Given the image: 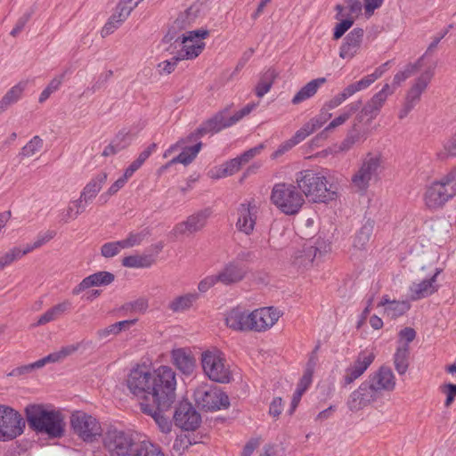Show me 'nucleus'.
Listing matches in <instances>:
<instances>
[{"instance_id":"23","label":"nucleus","mask_w":456,"mask_h":456,"mask_svg":"<svg viewBox=\"0 0 456 456\" xmlns=\"http://www.w3.org/2000/svg\"><path fill=\"white\" fill-rule=\"evenodd\" d=\"M280 318V312L273 307H263L251 312L250 331L262 332L273 327Z\"/></svg>"},{"instance_id":"20","label":"nucleus","mask_w":456,"mask_h":456,"mask_svg":"<svg viewBox=\"0 0 456 456\" xmlns=\"http://www.w3.org/2000/svg\"><path fill=\"white\" fill-rule=\"evenodd\" d=\"M375 394L380 397L383 391L390 392L395 387V377L389 367L382 366L366 379Z\"/></svg>"},{"instance_id":"40","label":"nucleus","mask_w":456,"mask_h":456,"mask_svg":"<svg viewBox=\"0 0 456 456\" xmlns=\"http://www.w3.org/2000/svg\"><path fill=\"white\" fill-rule=\"evenodd\" d=\"M129 144L130 139L128 132L120 131L111 141V142L104 148L102 156L110 157L116 155L117 153L127 148Z\"/></svg>"},{"instance_id":"5","label":"nucleus","mask_w":456,"mask_h":456,"mask_svg":"<svg viewBox=\"0 0 456 456\" xmlns=\"http://www.w3.org/2000/svg\"><path fill=\"white\" fill-rule=\"evenodd\" d=\"M456 195V168L440 180L432 183L425 192V203L429 208L443 207Z\"/></svg>"},{"instance_id":"46","label":"nucleus","mask_w":456,"mask_h":456,"mask_svg":"<svg viewBox=\"0 0 456 456\" xmlns=\"http://www.w3.org/2000/svg\"><path fill=\"white\" fill-rule=\"evenodd\" d=\"M277 75V72L273 69H268L261 75L255 88V93L257 97L261 98L270 91Z\"/></svg>"},{"instance_id":"26","label":"nucleus","mask_w":456,"mask_h":456,"mask_svg":"<svg viewBox=\"0 0 456 456\" xmlns=\"http://www.w3.org/2000/svg\"><path fill=\"white\" fill-rule=\"evenodd\" d=\"M210 216L208 209L199 211L190 216L186 221L179 223L174 228L175 234L193 233L201 230Z\"/></svg>"},{"instance_id":"63","label":"nucleus","mask_w":456,"mask_h":456,"mask_svg":"<svg viewBox=\"0 0 456 456\" xmlns=\"http://www.w3.org/2000/svg\"><path fill=\"white\" fill-rule=\"evenodd\" d=\"M55 234H56V232L52 230H48L45 232L39 233L37 235L36 240L33 242L34 247H36L37 248L42 247L43 245L47 243L49 240H51L55 236Z\"/></svg>"},{"instance_id":"12","label":"nucleus","mask_w":456,"mask_h":456,"mask_svg":"<svg viewBox=\"0 0 456 456\" xmlns=\"http://www.w3.org/2000/svg\"><path fill=\"white\" fill-rule=\"evenodd\" d=\"M433 77V69H428L413 80L405 94L403 105L399 111L398 118L400 119L404 118L419 102L422 94L428 88Z\"/></svg>"},{"instance_id":"48","label":"nucleus","mask_w":456,"mask_h":456,"mask_svg":"<svg viewBox=\"0 0 456 456\" xmlns=\"http://www.w3.org/2000/svg\"><path fill=\"white\" fill-rule=\"evenodd\" d=\"M197 298L198 295L196 293H188L175 297L169 303L168 307L173 312H183L189 309Z\"/></svg>"},{"instance_id":"57","label":"nucleus","mask_w":456,"mask_h":456,"mask_svg":"<svg viewBox=\"0 0 456 456\" xmlns=\"http://www.w3.org/2000/svg\"><path fill=\"white\" fill-rule=\"evenodd\" d=\"M20 258H21L20 254V248L14 247L4 253L2 256H0V265H2L4 268L5 266L11 265L12 262Z\"/></svg>"},{"instance_id":"2","label":"nucleus","mask_w":456,"mask_h":456,"mask_svg":"<svg viewBox=\"0 0 456 456\" xmlns=\"http://www.w3.org/2000/svg\"><path fill=\"white\" fill-rule=\"evenodd\" d=\"M26 418L29 427L49 437H61L64 434L65 422L62 414L47 410L43 405L31 404L26 407Z\"/></svg>"},{"instance_id":"47","label":"nucleus","mask_w":456,"mask_h":456,"mask_svg":"<svg viewBox=\"0 0 456 456\" xmlns=\"http://www.w3.org/2000/svg\"><path fill=\"white\" fill-rule=\"evenodd\" d=\"M86 204L78 198L69 203L68 207L60 214L61 221L69 223L76 219L86 208Z\"/></svg>"},{"instance_id":"19","label":"nucleus","mask_w":456,"mask_h":456,"mask_svg":"<svg viewBox=\"0 0 456 456\" xmlns=\"http://www.w3.org/2000/svg\"><path fill=\"white\" fill-rule=\"evenodd\" d=\"M175 423L184 430H195L201 422L200 413L188 402L180 403L174 413Z\"/></svg>"},{"instance_id":"42","label":"nucleus","mask_w":456,"mask_h":456,"mask_svg":"<svg viewBox=\"0 0 456 456\" xmlns=\"http://www.w3.org/2000/svg\"><path fill=\"white\" fill-rule=\"evenodd\" d=\"M410 346L407 344L398 345L394 354V364L396 371L403 375L409 367Z\"/></svg>"},{"instance_id":"18","label":"nucleus","mask_w":456,"mask_h":456,"mask_svg":"<svg viewBox=\"0 0 456 456\" xmlns=\"http://www.w3.org/2000/svg\"><path fill=\"white\" fill-rule=\"evenodd\" d=\"M379 398L370 387V383L365 380L350 394L346 405L351 411L356 412L376 402Z\"/></svg>"},{"instance_id":"50","label":"nucleus","mask_w":456,"mask_h":456,"mask_svg":"<svg viewBox=\"0 0 456 456\" xmlns=\"http://www.w3.org/2000/svg\"><path fill=\"white\" fill-rule=\"evenodd\" d=\"M132 456H165L161 449L148 441L138 442Z\"/></svg>"},{"instance_id":"60","label":"nucleus","mask_w":456,"mask_h":456,"mask_svg":"<svg viewBox=\"0 0 456 456\" xmlns=\"http://www.w3.org/2000/svg\"><path fill=\"white\" fill-rule=\"evenodd\" d=\"M148 307V302L146 299L139 298L134 302L126 304L125 308L134 313H144Z\"/></svg>"},{"instance_id":"3","label":"nucleus","mask_w":456,"mask_h":456,"mask_svg":"<svg viewBox=\"0 0 456 456\" xmlns=\"http://www.w3.org/2000/svg\"><path fill=\"white\" fill-rule=\"evenodd\" d=\"M296 183L300 192L314 202L332 200L335 192L327 187L326 177L314 170H303L296 175Z\"/></svg>"},{"instance_id":"22","label":"nucleus","mask_w":456,"mask_h":456,"mask_svg":"<svg viewBox=\"0 0 456 456\" xmlns=\"http://www.w3.org/2000/svg\"><path fill=\"white\" fill-rule=\"evenodd\" d=\"M440 273V269H436V272L432 275L413 281L409 287V297L411 300H419L428 297L437 291L439 288L437 276Z\"/></svg>"},{"instance_id":"17","label":"nucleus","mask_w":456,"mask_h":456,"mask_svg":"<svg viewBox=\"0 0 456 456\" xmlns=\"http://www.w3.org/2000/svg\"><path fill=\"white\" fill-rule=\"evenodd\" d=\"M375 359L372 349L361 351L354 362L345 370L342 384L346 387L359 379L370 367Z\"/></svg>"},{"instance_id":"30","label":"nucleus","mask_w":456,"mask_h":456,"mask_svg":"<svg viewBox=\"0 0 456 456\" xmlns=\"http://www.w3.org/2000/svg\"><path fill=\"white\" fill-rule=\"evenodd\" d=\"M173 364L184 375H191L195 368V359L189 349L176 348L171 351Z\"/></svg>"},{"instance_id":"14","label":"nucleus","mask_w":456,"mask_h":456,"mask_svg":"<svg viewBox=\"0 0 456 456\" xmlns=\"http://www.w3.org/2000/svg\"><path fill=\"white\" fill-rule=\"evenodd\" d=\"M74 433L85 442H93L101 436L102 428L99 421L84 411H75L70 417Z\"/></svg>"},{"instance_id":"55","label":"nucleus","mask_w":456,"mask_h":456,"mask_svg":"<svg viewBox=\"0 0 456 456\" xmlns=\"http://www.w3.org/2000/svg\"><path fill=\"white\" fill-rule=\"evenodd\" d=\"M265 148V143H260L257 146L244 151L242 154L238 156V158L242 163V165H245L248 163L252 159L258 156L264 151Z\"/></svg>"},{"instance_id":"39","label":"nucleus","mask_w":456,"mask_h":456,"mask_svg":"<svg viewBox=\"0 0 456 456\" xmlns=\"http://www.w3.org/2000/svg\"><path fill=\"white\" fill-rule=\"evenodd\" d=\"M318 249L312 246H305L303 250L297 251L292 256L291 262L297 268H306L312 265L317 255Z\"/></svg>"},{"instance_id":"27","label":"nucleus","mask_w":456,"mask_h":456,"mask_svg":"<svg viewBox=\"0 0 456 456\" xmlns=\"http://www.w3.org/2000/svg\"><path fill=\"white\" fill-rule=\"evenodd\" d=\"M246 273L247 271L241 264L232 261L227 263L216 275L218 282L228 286L241 281Z\"/></svg>"},{"instance_id":"41","label":"nucleus","mask_w":456,"mask_h":456,"mask_svg":"<svg viewBox=\"0 0 456 456\" xmlns=\"http://www.w3.org/2000/svg\"><path fill=\"white\" fill-rule=\"evenodd\" d=\"M242 166V163L239 159V158H234L222 166L216 167L215 170H211L209 172L210 177L214 179H219L224 178L227 176H231L233 174L237 173L240 167Z\"/></svg>"},{"instance_id":"61","label":"nucleus","mask_w":456,"mask_h":456,"mask_svg":"<svg viewBox=\"0 0 456 456\" xmlns=\"http://www.w3.org/2000/svg\"><path fill=\"white\" fill-rule=\"evenodd\" d=\"M399 345L407 344L409 346V343L416 338V331L412 328L406 327L399 332Z\"/></svg>"},{"instance_id":"45","label":"nucleus","mask_w":456,"mask_h":456,"mask_svg":"<svg viewBox=\"0 0 456 456\" xmlns=\"http://www.w3.org/2000/svg\"><path fill=\"white\" fill-rule=\"evenodd\" d=\"M422 60L423 57L419 58L415 63L407 64L403 70L397 72L394 76L393 82L390 85L391 88L394 89V92L403 82L417 72V70L421 67Z\"/></svg>"},{"instance_id":"29","label":"nucleus","mask_w":456,"mask_h":456,"mask_svg":"<svg viewBox=\"0 0 456 456\" xmlns=\"http://www.w3.org/2000/svg\"><path fill=\"white\" fill-rule=\"evenodd\" d=\"M363 37V29L354 28L346 37L340 47L339 56L352 59L360 50Z\"/></svg>"},{"instance_id":"52","label":"nucleus","mask_w":456,"mask_h":456,"mask_svg":"<svg viewBox=\"0 0 456 456\" xmlns=\"http://www.w3.org/2000/svg\"><path fill=\"white\" fill-rule=\"evenodd\" d=\"M43 139L38 135L34 136L25 146L22 147L20 156L29 158L37 153L43 147Z\"/></svg>"},{"instance_id":"31","label":"nucleus","mask_w":456,"mask_h":456,"mask_svg":"<svg viewBox=\"0 0 456 456\" xmlns=\"http://www.w3.org/2000/svg\"><path fill=\"white\" fill-rule=\"evenodd\" d=\"M186 141L180 140L176 143L171 145L165 152L163 157L167 158L169 157L173 152L182 150V152L176 156L179 160V163L183 165H189L192 162V160L196 158L198 153L200 152L202 143L198 142L193 146L186 147L184 146Z\"/></svg>"},{"instance_id":"53","label":"nucleus","mask_w":456,"mask_h":456,"mask_svg":"<svg viewBox=\"0 0 456 456\" xmlns=\"http://www.w3.org/2000/svg\"><path fill=\"white\" fill-rule=\"evenodd\" d=\"M147 235L148 232L145 230L138 232H130L126 239L120 240L121 247H123V248H129L138 246L142 242Z\"/></svg>"},{"instance_id":"43","label":"nucleus","mask_w":456,"mask_h":456,"mask_svg":"<svg viewBox=\"0 0 456 456\" xmlns=\"http://www.w3.org/2000/svg\"><path fill=\"white\" fill-rule=\"evenodd\" d=\"M338 13L337 20L344 17L353 18L354 20L362 12V3L359 0H346L345 5L338 4L336 6Z\"/></svg>"},{"instance_id":"1","label":"nucleus","mask_w":456,"mask_h":456,"mask_svg":"<svg viewBox=\"0 0 456 456\" xmlns=\"http://www.w3.org/2000/svg\"><path fill=\"white\" fill-rule=\"evenodd\" d=\"M126 382L141 403L151 402L159 409H169L175 401L176 374L169 366H159L152 372L145 366H137L129 371Z\"/></svg>"},{"instance_id":"59","label":"nucleus","mask_w":456,"mask_h":456,"mask_svg":"<svg viewBox=\"0 0 456 456\" xmlns=\"http://www.w3.org/2000/svg\"><path fill=\"white\" fill-rule=\"evenodd\" d=\"M359 139L360 134L359 133H357V129L354 130L353 128V132L349 133L347 136L344 139V141L341 142L339 146L340 151H348Z\"/></svg>"},{"instance_id":"9","label":"nucleus","mask_w":456,"mask_h":456,"mask_svg":"<svg viewBox=\"0 0 456 456\" xmlns=\"http://www.w3.org/2000/svg\"><path fill=\"white\" fill-rule=\"evenodd\" d=\"M380 165L379 154L368 153L351 178L353 189L358 192H365L371 180L378 176Z\"/></svg>"},{"instance_id":"24","label":"nucleus","mask_w":456,"mask_h":456,"mask_svg":"<svg viewBox=\"0 0 456 456\" xmlns=\"http://www.w3.org/2000/svg\"><path fill=\"white\" fill-rule=\"evenodd\" d=\"M200 4H194L183 12H181L168 30L167 36L170 37V39H174L178 32L186 30L195 24L200 18Z\"/></svg>"},{"instance_id":"35","label":"nucleus","mask_w":456,"mask_h":456,"mask_svg":"<svg viewBox=\"0 0 456 456\" xmlns=\"http://www.w3.org/2000/svg\"><path fill=\"white\" fill-rule=\"evenodd\" d=\"M70 308L71 302L69 300H64L52 306L38 318L36 326L45 325L59 319L61 315L69 312Z\"/></svg>"},{"instance_id":"25","label":"nucleus","mask_w":456,"mask_h":456,"mask_svg":"<svg viewBox=\"0 0 456 456\" xmlns=\"http://www.w3.org/2000/svg\"><path fill=\"white\" fill-rule=\"evenodd\" d=\"M251 312L237 306L231 309L225 314V324L228 328L235 331H250Z\"/></svg>"},{"instance_id":"58","label":"nucleus","mask_w":456,"mask_h":456,"mask_svg":"<svg viewBox=\"0 0 456 456\" xmlns=\"http://www.w3.org/2000/svg\"><path fill=\"white\" fill-rule=\"evenodd\" d=\"M181 61L180 59H177V53H176L171 60H167V61L160 62L159 64L160 73L161 74L172 73L175 70L178 61Z\"/></svg>"},{"instance_id":"49","label":"nucleus","mask_w":456,"mask_h":456,"mask_svg":"<svg viewBox=\"0 0 456 456\" xmlns=\"http://www.w3.org/2000/svg\"><path fill=\"white\" fill-rule=\"evenodd\" d=\"M153 263V260L147 255H131L122 259V265L128 268H147Z\"/></svg>"},{"instance_id":"21","label":"nucleus","mask_w":456,"mask_h":456,"mask_svg":"<svg viewBox=\"0 0 456 456\" xmlns=\"http://www.w3.org/2000/svg\"><path fill=\"white\" fill-rule=\"evenodd\" d=\"M257 209L255 200L246 201L239 206L236 227L240 232L245 234L252 233L256 225Z\"/></svg>"},{"instance_id":"16","label":"nucleus","mask_w":456,"mask_h":456,"mask_svg":"<svg viewBox=\"0 0 456 456\" xmlns=\"http://www.w3.org/2000/svg\"><path fill=\"white\" fill-rule=\"evenodd\" d=\"M142 0H119L114 13L110 17L101 34L105 37L113 33Z\"/></svg>"},{"instance_id":"32","label":"nucleus","mask_w":456,"mask_h":456,"mask_svg":"<svg viewBox=\"0 0 456 456\" xmlns=\"http://www.w3.org/2000/svg\"><path fill=\"white\" fill-rule=\"evenodd\" d=\"M108 175L105 172H100L94 176L83 188L79 199L86 204H89L97 196L106 183Z\"/></svg>"},{"instance_id":"10","label":"nucleus","mask_w":456,"mask_h":456,"mask_svg":"<svg viewBox=\"0 0 456 456\" xmlns=\"http://www.w3.org/2000/svg\"><path fill=\"white\" fill-rule=\"evenodd\" d=\"M257 105L258 103H248L231 117L227 116L226 110L220 111L213 118L204 122L200 127L198 128L197 134L202 136L206 134L217 133L224 128L229 127L240 121L243 117L248 115L254 109L256 108Z\"/></svg>"},{"instance_id":"62","label":"nucleus","mask_w":456,"mask_h":456,"mask_svg":"<svg viewBox=\"0 0 456 456\" xmlns=\"http://www.w3.org/2000/svg\"><path fill=\"white\" fill-rule=\"evenodd\" d=\"M296 144L291 139H289L279 145L277 150L271 155L273 159H279L283 154L290 151Z\"/></svg>"},{"instance_id":"15","label":"nucleus","mask_w":456,"mask_h":456,"mask_svg":"<svg viewBox=\"0 0 456 456\" xmlns=\"http://www.w3.org/2000/svg\"><path fill=\"white\" fill-rule=\"evenodd\" d=\"M196 403L206 411H217L229 405V399L221 389L208 385H202L194 392Z\"/></svg>"},{"instance_id":"37","label":"nucleus","mask_w":456,"mask_h":456,"mask_svg":"<svg viewBox=\"0 0 456 456\" xmlns=\"http://www.w3.org/2000/svg\"><path fill=\"white\" fill-rule=\"evenodd\" d=\"M378 306H383L387 317L395 319L406 313L410 305L405 301H390L387 297H383Z\"/></svg>"},{"instance_id":"51","label":"nucleus","mask_w":456,"mask_h":456,"mask_svg":"<svg viewBox=\"0 0 456 456\" xmlns=\"http://www.w3.org/2000/svg\"><path fill=\"white\" fill-rule=\"evenodd\" d=\"M65 76V72L54 77L47 85V86L42 91L39 95L38 102L40 103L45 102L52 94L56 92L61 86L63 78Z\"/></svg>"},{"instance_id":"28","label":"nucleus","mask_w":456,"mask_h":456,"mask_svg":"<svg viewBox=\"0 0 456 456\" xmlns=\"http://www.w3.org/2000/svg\"><path fill=\"white\" fill-rule=\"evenodd\" d=\"M115 280V275L112 273L101 271L94 273L86 278L77 285L72 293L74 295H79L82 291L88 289L92 287L108 286L112 283Z\"/></svg>"},{"instance_id":"38","label":"nucleus","mask_w":456,"mask_h":456,"mask_svg":"<svg viewBox=\"0 0 456 456\" xmlns=\"http://www.w3.org/2000/svg\"><path fill=\"white\" fill-rule=\"evenodd\" d=\"M326 82L324 77L316 78L304 86L292 98L291 102L295 105L313 97L319 87Z\"/></svg>"},{"instance_id":"6","label":"nucleus","mask_w":456,"mask_h":456,"mask_svg":"<svg viewBox=\"0 0 456 456\" xmlns=\"http://www.w3.org/2000/svg\"><path fill=\"white\" fill-rule=\"evenodd\" d=\"M201 365L204 373L213 381L229 383L232 371L224 354L217 348L207 350L201 354Z\"/></svg>"},{"instance_id":"13","label":"nucleus","mask_w":456,"mask_h":456,"mask_svg":"<svg viewBox=\"0 0 456 456\" xmlns=\"http://www.w3.org/2000/svg\"><path fill=\"white\" fill-rule=\"evenodd\" d=\"M394 94L389 84H385L380 91L376 93L357 113L354 119V129L363 122L370 124L379 115L388 96Z\"/></svg>"},{"instance_id":"4","label":"nucleus","mask_w":456,"mask_h":456,"mask_svg":"<svg viewBox=\"0 0 456 456\" xmlns=\"http://www.w3.org/2000/svg\"><path fill=\"white\" fill-rule=\"evenodd\" d=\"M271 201L282 213L295 215L301 209L305 203V199L295 185L279 183L273 187Z\"/></svg>"},{"instance_id":"34","label":"nucleus","mask_w":456,"mask_h":456,"mask_svg":"<svg viewBox=\"0 0 456 456\" xmlns=\"http://www.w3.org/2000/svg\"><path fill=\"white\" fill-rule=\"evenodd\" d=\"M27 86L28 81L21 80L5 93L0 101V114L5 111L11 105L16 103L22 97Z\"/></svg>"},{"instance_id":"36","label":"nucleus","mask_w":456,"mask_h":456,"mask_svg":"<svg viewBox=\"0 0 456 456\" xmlns=\"http://www.w3.org/2000/svg\"><path fill=\"white\" fill-rule=\"evenodd\" d=\"M362 107V101L353 102L347 104L339 113L338 117L330 121L321 134L324 132L333 130L344 125L355 112Z\"/></svg>"},{"instance_id":"11","label":"nucleus","mask_w":456,"mask_h":456,"mask_svg":"<svg viewBox=\"0 0 456 456\" xmlns=\"http://www.w3.org/2000/svg\"><path fill=\"white\" fill-rule=\"evenodd\" d=\"M25 428V420L16 410L0 405V441H11L20 436Z\"/></svg>"},{"instance_id":"7","label":"nucleus","mask_w":456,"mask_h":456,"mask_svg":"<svg viewBox=\"0 0 456 456\" xmlns=\"http://www.w3.org/2000/svg\"><path fill=\"white\" fill-rule=\"evenodd\" d=\"M209 36L208 29L200 28L195 30H186L182 37H177L175 40L177 50V59L193 60L197 58L205 48L206 39Z\"/></svg>"},{"instance_id":"33","label":"nucleus","mask_w":456,"mask_h":456,"mask_svg":"<svg viewBox=\"0 0 456 456\" xmlns=\"http://www.w3.org/2000/svg\"><path fill=\"white\" fill-rule=\"evenodd\" d=\"M141 403V409L144 413L152 417L159 428L163 433H169L171 431L172 423L169 417L164 415V411L168 409H159L157 404Z\"/></svg>"},{"instance_id":"8","label":"nucleus","mask_w":456,"mask_h":456,"mask_svg":"<svg viewBox=\"0 0 456 456\" xmlns=\"http://www.w3.org/2000/svg\"><path fill=\"white\" fill-rule=\"evenodd\" d=\"M137 444L131 434L114 428L102 436L103 447L110 456H132Z\"/></svg>"},{"instance_id":"54","label":"nucleus","mask_w":456,"mask_h":456,"mask_svg":"<svg viewBox=\"0 0 456 456\" xmlns=\"http://www.w3.org/2000/svg\"><path fill=\"white\" fill-rule=\"evenodd\" d=\"M121 249H123V247H121L120 240L107 242L102 246L101 254L102 256L110 258L117 256Z\"/></svg>"},{"instance_id":"56","label":"nucleus","mask_w":456,"mask_h":456,"mask_svg":"<svg viewBox=\"0 0 456 456\" xmlns=\"http://www.w3.org/2000/svg\"><path fill=\"white\" fill-rule=\"evenodd\" d=\"M345 19H340L341 21L338 23L334 28V39L340 38L354 24V20L349 17H344Z\"/></svg>"},{"instance_id":"64","label":"nucleus","mask_w":456,"mask_h":456,"mask_svg":"<svg viewBox=\"0 0 456 456\" xmlns=\"http://www.w3.org/2000/svg\"><path fill=\"white\" fill-rule=\"evenodd\" d=\"M216 283H218V280L216 274L209 275L204 278L202 281H200L198 285V289L200 292H206L210 288L215 286Z\"/></svg>"},{"instance_id":"44","label":"nucleus","mask_w":456,"mask_h":456,"mask_svg":"<svg viewBox=\"0 0 456 456\" xmlns=\"http://www.w3.org/2000/svg\"><path fill=\"white\" fill-rule=\"evenodd\" d=\"M372 221H367L357 232L354 238L353 246L354 248L362 250L366 248L373 232Z\"/></svg>"}]
</instances>
